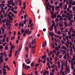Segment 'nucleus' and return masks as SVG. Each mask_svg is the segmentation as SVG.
<instances>
[{"label": "nucleus", "instance_id": "61", "mask_svg": "<svg viewBox=\"0 0 75 75\" xmlns=\"http://www.w3.org/2000/svg\"><path fill=\"white\" fill-rule=\"evenodd\" d=\"M54 30H57V26H55L54 27Z\"/></svg>", "mask_w": 75, "mask_h": 75}, {"label": "nucleus", "instance_id": "13", "mask_svg": "<svg viewBox=\"0 0 75 75\" xmlns=\"http://www.w3.org/2000/svg\"><path fill=\"white\" fill-rule=\"evenodd\" d=\"M69 67H68V66H67L66 67V69H67V71H69Z\"/></svg>", "mask_w": 75, "mask_h": 75}, {"label": "nucleus", "instance_id": "9", "mask_svg": "<svg viewBox=\"0 0 75 75\" xmlns=\"http://www.w3.org/2000/svg\"><path fill=\"white\" fill-rule=\"evenodd\" d=\"M64 25L66 27H67L68 26L67 25V22L66 21L64 22Z\"/></svg>", "mask_w": 75, "mask_h": 75}, {"label": "nucleus", "instance_id": "40", "mask_svg": "<svg viewBox=\"0 0 75 75\" xmlns=\"http://www.w3.org/2000/svg\"><path fill=\"white\" fill-rule=\"evenodd\" d=\"M31 62V61H29V62H26V63L27 64H30V63Z\"/></svg>", "mask_w": 75, "mask_h": 75}, {"label": "nucleus", "instance_id": "25", "mask_svg": "<svg viewBox=\"0 0 75 75\" xmlns=\"http://www.w3.org/2000/svg\"><path fill=\"white\" fill-rule=\"evenodd\" d=\"M28 46H29V48H32L31 43L29 44V45H28Z\"/></svg>", "mask_w": 75, "mask_h": 75}, {"label": "nucleus", "instance_id": "59", "mask_svg": "<svg viewBox=\"0 0 75 75\" xmlns=\"http://www.w3.org/2000/svg\"><path fill=\"white\" fill-rule=\"evenodd\" d=\"M55 4L56 5H58V2H55Z\"/></svg>", "mask_w": 75, "mask_h": 75}, {"label": "nucleus", "instance_id": "23", "mask_svg": "<svg viewBox=\"0 0 75 75\" xmlns=\"http://www.w3.org/2000/svg\"><path fill=\"white\" fill-rule=\"evenodd\" d=\"M62 53L63 54H64V53H66V52L64 50H63L62 51Z\"/></svg>", "mask_w": 75, "mask_h": 75}, {"label": "nucleus", "instance_id": "27", "mask_svg": "<svg viewBox=\"0 0 75 75\" xmlns=\"http://www.w3.org/2000/svg\"><path fill=\"white\" fill-rule=\"evenodd\" d=\"M24 67H25V69L26 70H27V65H25Z\"/></svg>", "mask_w": 75, "mask_h": 75}, {"label": "nucleus", "instance_id": "49", "mask_svg": "<svg viewBox=\"0 0 75 75\" xmlns=\"http://www.w3.org/2000/svg\"><path fill=\"white\" fill-rule=\"evenodd\" d=\"M14 14H17V11H14Z\"/></svg>", "mask_w": 75, "mask_h": 75}, {"label": "nucleus", "instance_id": "53", "mask_svg": "<svg viewBox=\"0 0 75 75\" xmlns=\"http://www.w3.org/2000/svg\"><path fill=\"white\" fill-rule=\"evenodd\" d=\"M30 67L29 66H27V69H30Z\"/></svg>", "mask_w": 75, "mask_h": 75}, {"label": "nucleus", "instance_id": "17", "mask_svg": "<svg viewBox=\"0 0 75 75\" xmlns=\"http://www.w3.org/2000/svg\"><path fill=\"white\" fill-rule=\"evenodd\" d=\"M62 48L63 49H64L65 50H66L67 49V48L64 46H62Z\"/></svg>", "mask_w": 75, "mask_h": 75}, {"label": "nucleus", "instance_id": "48", "mask_svg": "<svg viewBox=\"0 0 75 75\" xmlns=\"http://www.w3.org/2000/svg\"><path fill=\"white\" fill-rule=\"evenodd\" d=\"M56 11H60V10L58 9V8H56Z\"/></svg>", "mask_w": 75, "mask_h": 75}, {"label": "nucleus", "instance_id": "5", "mask_svg": "<svg viewBox=\"0 0 75 75\" xmlns=\"http://www.w3.org/2000/svg\"><path fill=\"white\" fill-rule=\"evenodd\" d=\"M46 56V55H44V56H42V59H44V60H46V58L47 57Z\"/></svg>", "mask_w": 75, "mask_h": 75}, {"label": "nucleus", "instance_id": "63", "mask_svg": "<svg viewBox=\"0 0 75 75\" xmlns=\"http://www.w3.org/2000/svg\"><path fill=\"white\" fill-rule=\"evenodd\" d=\"M26 3L25 2H24L23 3V5L24 6H26Z\"/></svg>", "mask_w": 75, "mask_h": 75}, {"label": "nucleus", "instance_id": "22", "mask_svg": "<svg viewBox=\"0 0 75 75\" xmlns=\"http://www.w3.org/2000/svg\"><path fill=\"white\" fill-rule=\"evenodd\" d=\"M6 71H4L3 72V74L4 75H5L6 74Z\"/></svg>", "mask_w": 75, "mask_h": 75}, {"label": "nucleus", "instance_id": "11", "mask_svg": "<svg viewBox=\"0 0 75 75\" xmlns=\"http://www.w3.org/2000/svg\"><path fill=\"white\" fill-rule=\"evenodd\" d=\"M3 59L0 58V62H1V63H3Z\"/></svg>", "mask_w": 75, "mask_h": 75}, {"label": "nucleus", "instance_id": "42", "mask_svg": "<svg viewBox=\"0 0 75 75\" xmlns=\"http://www.w3.org/2000/svg\"><path fill=\"white\" fill-rule=\"evenodd\" d=\"M30 61V59H28L27 60H26L25 61L26 62H27L28 61Z\"/></svg>", "mask_w": 75, "mask_h": 75}, {"label": "nucleus", "instance_id": "7", "mask_svg": "<svg viewBox=\"0 0 75 75\" xmlns=\"http://www.w3.org/2000/svg\"><path fill=\"white\" fill-rule=\"evenodd\" d=\"M51 8H52V11H54V6H51Z\"/></svg>", "mask_w": 75, "mask_h": 75}, {"label": "nucleus", "instance_id": "12", "mask_svg": "<svg viewBox=\"0 0 75 75\" xmlns=\"http://www.w3.org/2000/svg\"><path fill=\"white\" fill-rule=\"evenodd\" d=\"M9 18L10 21H12L13 20V18L11 16L9 17Z\"/></svg>", "mask_w": 75, "mask_h": 75}, {"label": "nucleus", "instance_id": "45", "mask_svg": "<svg viewBox=\"0 0 75 75\" xmlns=\"http://www.w3.org/2000/svg\"><path fill=\"white\" fill-rule=\"evenodd\" d=\"M61 17V15H57V18H60Z\"/></svg>", "mask_w": 75, "mask_h": 75}, {"label": "nucleus", "instance_id": "55", "mask_svg": "<svg viewBox=\"0 0 75 75\" xmlns=\"http://www.w3.org/2000/svg\"><path fill=\"white\" fill-rule=\"evenodd\" d=\"M16 35V31H14V33L13 35L14 36H15Z\"/></svg>", "mask_w": 75, "mask_h": 75}, {"label": "nucleus", "instance_id": "47", "mask_svg": "<svg viewBox=\"0 0 75 75\" xmlns=\"http://www.w3.org/2000/svg\"><path fill=\"white\" fill-rule=\"evenodd\" d=\"M4 39H6V34H4Z\"/></svg>", "mask_w": 75, "mask_h": 75}, {"label": "nucleus", "instance_id": "56", "mask_svg": "<svg viewBox=\"0 0 75 75\" xmlns=\"http://www.w3.org/2000/svg\"><path fill=\"white\" fill-rule=\"evenodd\" d=\"M8 58H6H6L5 59V61H7L8 60Z\"/></svg>", "mask_w": 75, "mask_h": 75}, {"label": "nucleus", "instance_id": "3", "mask_svg": "<svg viewBox=\"0 0 75 75\" xmlns=\"http://www.w3.org/2000/svg\"><path fill=\"white\" fill-rule=\"evenodd\" d=\"M7 19H5L4 20H2L1 22L3 23H4L5 22H6Z\"/></svg>", "mask_w": 75, "mask_h": 75}, {"label": "nucleus", "instance_id": "2", "mask_svg": "<svg viewBox=\"0 0 75 75\" xmlns=\"http://www.w3.org/2000/svg\"><path fill=\"white\" fill-rule=\"evenodd\" d=\"M36 43L35 42V39H34V40L33 39H32V45H33V44H35Z\"/></svg>", "mask_w": 75, "mask_h": 75}, {"label": "nucleus", "instance_id": "29", "mask_svg": "<svg viewBox=\"0 0 75 75\" xmlns=\"http://www.w3.org/2000/svg\"><path fill=\"white\" fill-rule=\"evenodd\" d=\"M52 47L53 48H55V46L54 44H52Z\"/></svg>", "mask_w": 75, "mask_h": 75}, {"label": "nucleus", "instance_id": "58", "mask_svg": "<svg viewBox=\"0 0 75 75\" xmlns=\"http://www.w3.org/2000/svg\"><path fill=\"white\" fill-rule=\"evenodd\" d=\"M8 38H9V37H8L7 39V40H6V41H7V42H8V40H9V39H8Z\"/></svg>", "mask_w": 75, "mask_h": 75}, {"label": "nucleus", "instance_id": "16", "mask_svg": "<svg viewBox=\"0 0 75 75\" xmlns=\"http://www.w3.org/2000/svg\"><path fill=\"white\" fill-rule=\"evenodd\" d=\"M45 74H49V71H45Z\"/></svg>", "mask_w": 75, "mask_h": 75}, {"label": "nucleus", "instance_id": "30", "mask_svg": "<svg viewBox=\"0 0 75 75\" xmlns=\"http://www.w3.org/2000/svg\"><path fill=\"white\" fill-rule=\"evenodd\" d=\"M15 38V36H14L13 38H12V36L11 37V40H13V39H14Z\"/></svg>", "mask_w": 75, "mask_h": 75}, {"label": "nucleus", "instance_id": "19", "mask_svg": "<svg viewBox=\"0 0 75 75\" xmlns=\"http://www.w3.org/2000/svg\"><path fill=\"white\" fill-rule=\"evenodd\" d=\"M28 15L27 14H26V15H24V18L25 20L26 19V18L27 17Z\"/></svg>", "mask_w": 75, "mask_h": 75}, {"label": "nucleus", "instance_id": "62", "mask_svg": "<svg viewBox=\"0 0 75 75\" xmlns=\"http://www.w3.org/2000/svg\"><path fill=\"white\" fill-rule=\"evenodd\" d=\"M50 75H54V74L52 73H50Z\"/></svg>", "mask_w": 75, "mask_h": 75}, {"label": "nucleus", "instance_id": "57", "mask_svg": "<svg viewBox=\"0 0 75 75\" xmlns=\"http://www.w3.org/2000/svg\"><path fill=\"white\" fill-rule=\"evenodd\" d=\"M7 15V13H5L4 15V17H6Z\"/></svg>", "mask_w": 75, "mask_h": 75}, {"label": "nucleus", "instance_id": "21", "mask_svg": "<svg viewBox=\"0 0 75 75\" xmlns=\"http://www.w3.org/2000/svg\"><path fill=\"white\" fill-rule=\"evenodd\" d=\"M72 10L73 11H75L74 12V13H75V7L74 6L73 7Z\"/></svg>", "mask_w": 75, "mask_h": 75}, {"label": "nucleus", "instance_id": "36", "mask_svg": "<svg viewBox=\"0 0 75 75\" xmlns=\"http://www.w3.org/2000/svg\"><path fill=\"white\" fill-rule=\"evenodd\" d=\"M25 49H26V51H27V52H28V50L29 48L28 47H26Z\"/></svg>", "mask_w": 75, "mask_h": 75}, {"label": "nucleus", "instance_id": "24", "mask_svg": "<svg viewBox=\"0 0 75 75\" xmlns=\"http://www.w3.org/2000/svg\"><path fill=\"white\" fill-rule=\"evenodd\" d=\"M4 56L6 57L7 56L6 54V53L5 52H4Z\"/></svg>", "mask_w": 75, "mask_h": 75}, {"label": "nucleus", "instance_id": "4", "mask_svg": "<svg viewBox=\"0 0 75 75\" xmlns=\"http://www.w3.org/2000/svg\"><path fill=\"white\" fill-rule=\"evenodd\" d=\"M33 20H30V18H29V25H30L31 23H32Z\"/></svg>", "mask_w": 75, "mask_h": 75}, {"label": "nucleus", "instance_id": "35", "mask_svg": "<svg viewBox=\"0 0 75 75\" xmlns=\"http://www.w3.org/2000/svg\"><path fill=\"white\" fill-rule=\"evenodd\" d=\"M3 48H4V47L3 46H0V49H3Z\"/></svg>", "mask_w": 75, "mask_h": 75}, {"label": "nucleus", "instance_id": "50", "mask_svg": "<svg viewBox=\"0 0 75 75\" xmlns=\"http://www.w3.org/2000/svg\"><path fill=\"white\" fill-rule=\"evenodd\" d=\"M54 70H55V69H52V72L53 73H54V72L55 71H54Z\"/></svg>", "mask_w": 75, "mask_h": 75}, {"label": "nucleus", "instance_id": "28", "mask_svg": "<svg viewBox=\"0 0 75 75\" xmlns=\"http://www.w3.org/2000/svg\"><path fill=\"white\" fill-rule=\"evenodd\" d=\"M29 31V30H25V33H28Z\"/></svg>", "mask_w": 75, "mask_h": 75}, {"label": "nucleus", "instance_id": "15", "mask_svg": "<svg viewBox=\"0 0 75 75\" xmlns=\"http://www.w3.org/2000/svg\"><path fill=\"white\" fill-rule=\"evenodd\" d=\"M60 74H62V75H65L64 72L61 70L60 71Z\"/></svg>", "mask_w": 75, "mask_h": 75}, {"label": "nucleus", "instance_id": "33", "mask_svg": "<svg viewBox=\"0 0 75 75\" xmlns=\"http://www.w3.org/2000/svg\"><path fill=\"white\" fill-rule=\"evenodd\" d=\"M59 52H57V53L56 54V57H58V56H59Z\"/></svg>", "mask_w": 75, "mask_h": 75}, {"label": "nucleus", "instance_id": "26", "mask_svg": "<svg viewBox=\"0 0 75 75\" xmlns=\"http://www.w3.org/2000/svg\"><path fill=\"white\" fill-rule=\"evenodd\" d=\"M14 47V46L13 45L12 46L11 48V50L12 51V50H13V47Z\"/></svg>", "mask_w": 75, "mask_h": 75}, {"label": "nucleus", "instance_id": "41", "mask_svg": "<svg viewBox=\"0 0 75 75\" xmlns=\"http://www.w3.org/2000/svg\"><path fill=\"white\" fill-rule=\"evenodd\" d=\"M67 56V54H66V56H65L64 57V59H67V57H66V56Z\"/></svg>", "mask_w": 75, "mask_h": 75}, {"label": "nucleus", "instance_id": "8", "mask_svg": "<svg viewBox=\"0 0 75 75\" xmlns=\"http://www.w3.org/2000/svg\"><path fill=\"white\" fill-rule=\"evenodd\" d=\"M56 18V15H52V18Z\"/></svg>", "mask_w": 75, "mask_h": 75}, {"label": "nucleus", "instance_id": "52", "mask_svg": "<svg viewBox=\"0 0 75 75\" xmlns=\"http://www.w3.org/2000/svg\"><path fill=\"white\" fill-rule=\"evenodd\" d=\"M54 1L52 0H51L50 3L51 4H53V3Z\"/></svg>", "mask_w": 75, "mask_h": 75}, {"label": "nucleus", "instance_id": "10", "mask_svg": "<svg viewBox=\"0 0 75 75\" xmlns=\"http://www.w3.org/2000/svg\"><path fill=\"white\" fill-rule=\"evenodd\" d=\"M22 46H21V45H20L19 46V49L18 50V51H20V50H21V48H22Z\"/></svg>", "mask_w": 75, "mask_h": 75}, {"label": "nucleus", "instance_id": "6", "mask_svg": "<svg viewBox=\"0 0 75 75\" xmlns=\"http://www.w3.org/2000/svg\"><path fill=\"white\" fill-rule=\"evenodd\" d=\"M50 34L51 36L53 37V36L54 35V33H52V32H51L50 33Z\"/></svg>", "mask_w": 75, "mask_h": 75}, {"label": "nucleus", "instance_id": "39", "mask_svg": "<svg viewBox=\"0 0 75 75\" xmlns=\"http://www.w3.org/2000/svg\"><path fill=\"white\" fill-rule=\"evenodd\" d=\"M42 47H43L45 46V43H43V44H42Z\"/></svg>", "mask_w": 75, "mask_h": 75}, {"label": "nucleus", "instance_id": "44", "mask_svg": "<svg viewBox=\"0 0 75 75\" xmlns=\"http://www.w3.org/2000/svg\"><path fill=\"white\" fill-rule=\"evenodd\" d=\"M72 5H75V1H74L72 4Z\"/></svg>", "mask_w": 75, "mask_h": 75}, {"label": "nucleus", "instance_id": "37", "mask_svg": "<svg viewBox=\"0 0 75 75\" xmlns=\"http://www.w3.org/2000/svg\"><path fill=\"white\" fill-rule=\"evenodd\" d=\"M56 8L59 9V8H60V6H58V7L56 6Z\"/></svg>", "mask_w": 75, "mask_h": 75}, {"label": "nucleus", "instance_id": "43", "mask_svg": "<svg viewBox=\"0 0 75 75\" xmlns=\"http://www.w3.org/2000/svg\"><path fill=\"white\" fill-rule=\"evenodd\" d=\"M8 30H12V28L8 27Z\"/></svg>", "mask_w": 75, "mask_h": 75}, {"label": "nucleus", "instance_id": "18", "mask_svg": "<svg viewBox=\"0 0 75 75\" xmlns=\"http://www.w3.org/2000/svg\"><path fill=\"white\" fill-rule=\"evenodd\" d=\"M35 49H34V50H33V49H32V52L33 54L35 53Z\"/></svg>", "mask_w": 75, "mask_h": 75}, {"label": "nucleus", "instance_id": "31", "mask_svg": "<svg viewBox=\"0 0 75 75\" xmlns=\"http://www.w3.org/2000/svg\"><path fill=\"white\" fill-rule=\"evenodd\" d=\"M50 13L51 14H52V15H54V13L52 12V11H50Z\"/></svg>", "mask_w": 75, "mask_h": 75}, {"label": "nucleus", "instance_id": "60", "mask_svg": "<svg viewBox=\"0 0 75 75\" xmlns=\"http://www.w3.org/2000/svg\"><path fill=\"white\" fill-rule=\"evenodd\" d=\"M7 6H6L4 7V10H6V9H7Z\"/></svg>", "mask_w": 75, "mask_h": 75}, {"label": "nucleus", "instance_id": "34", "mask_svg": "<svg viewBox=\"0 0 75 75\" xmlns=\"http://www.w3.org/2000/svg\"><path fill=\"white\" fill-rule=\"evenodd\" d=\"M5 48L6 50H8V47L7 46H5Z\"/></svg>", "mask_w": 75, "mask_h": 75}, {"label": "nucleus", "instance_id": "51", "mask_svg": "<svg viewBox=\"0 0 75 75\" xmlns=\"http://www.w3.org/2000/svg\"><path fill=\"white\" fill-rule=\"evenodd\" d=\"M73 30V28H72V27H71V28H70V30Z\"/></svg>", "mask_w": 75, "mask_h": 75}, {"label": "nucleus", "instance_id": "32", "mask_svg": "<svg viewBox=\"0 0 75 75\" xmlns=\"http://www.w3.org/2000/svg\"><path fill=\"white\" fill-rule=\"evenodd\" d=\"M32 33V31H30V32H28L27 34H28V35H30Z\"/></svg>", "mask_w": 75, "mask_h": 75}, {"label": "nucleus", "instance_id": "64", "mask_svg": "<svg viewBox=\"0 0 75 75\" xmlns=\"http://www.w3.org/2000/svg\"><path fill=\"white\" fill-rule=\"evenodd\" d=\"M3 71H6V69H3Z\"/></svg>", "mask_w": 75, "mask_h": 75}, {"label": "nucleus", "instance_id": "20", "mask_svg": "<svg viewBox=\"0 0 75 75\" xmlns=\"http://www.w3.org/2000/svg\"><path fill=\"white\" fill-rule=\"evenodd\" d=\"M33 23H31L30 25V28H31L32 26H34Z\"/></svg>", "mask_w": 75, "mask_h": 75}, {"label": "nucleus", "instance_id": "54", "mask_svg": "<svg viewBox=\"0 0 75 75\" xmlns=\"http://www.w3.org/2000/svg\"><path fill=\"white\" fill-rule=\"evenodd\" d=\"M53 52L55 54H56L57 53V52L55 50H53Z\"/></svg>", "mask_w": 75, "mask_h": 75}, {"label": "nucleus", "instance_id": "38", "mask_svg": "<svg viewBox=\"0 0 75 75\" xmlns=\"http://www.w3.org/2000/svg\"><path fill=\"white\" fill-rule=\"evenodd\" d=\"M25 31V30H21V33L23 34V33Z\"/></svg>", "mask_w": 75, "mask_h": 75}, {"label": "nucleus", "instance_id": "46", "mask_svg": "<svg viewBox=\"0 0 75 75\" xmlns=\"http://www.w3.org/2000/svg\"><path fill=\"white\" fill-rule=\"evenodd\" d=\"M6 39H3L2 42H4V41H5Z\"/></svg>", "mask_w": 75, "mask_h": 75}, {"label": "nucleus", "instance_id": "14", "mask_svg": "<svg viewBox=\"0 0 75 75\" xmlns=\"http://www.w3.org/2000/svg\"><path fill=\"white\" fill-rule=\"evenodd\" d=\"M34 65L35 64L34 63H32L30 64V66H31L32 67H33Z\"/></svg>", "mask_w": 75, "mask_h": 75}, {"label": "nucleus", "instance_id": "1", "mask_svg": "<svg viewBox=\"0 0 75 75\" xmlns=\"http://www.w3.org/2000/svg\"><path fill=\"white\" fill-rule=\"evenodd\" d=\"M3 27H1V29L2 30V33H4V29H6V27H5V24H4L3 25Z\"/></svg>", "mask_w": 75, "mask_h": 75}]
</instances>
